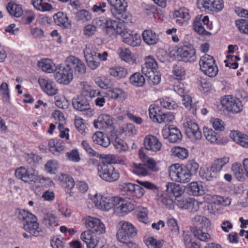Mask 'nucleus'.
Returning a JSON list of instances; mask_svg holds the SVG:
<instances>
[{"label": "nucleus", "mask_w": 248, "mask_h": 248, "mask_svg": "<svg viewBox=\"0 0 248 248\" xmlns=\"http://www.w3.org/2000/svg\"><path fill=\"white\" fill-rule=\"evenodd\" d=\"M88 198L98 210L108 212L112 209L113 214L118 217L125 216L136 207L132 202L119 196H111L105 193L90 194Z\"/></svg>", "instance_id": "1"}, {"label": "nucleus", "mask_w": 248, "mask_h": 248, "mask_svg": "<svg viewBox=\"0 0 248 248\" xmlns=\"http://www.w3.org/2000/svg\"><path fill=\"white\" fill-rule=\"evenodd\" d=\"M116 163L113 155H107L101 157L97 166V174L103 180L108 182L117 181L120 177L119 171L112 165Z\"/></svg>", "instance_id": "2"}, {"label": "nucleus", "mask_w": 248, "mask_h": 248, "mask_svg": "<svg viewBox=\"0 0 248 248\" xmlns=\"http://www.w3.org/2000/svg\"><path fill=\"white\" fill-rule=\"evenodd\" d=\"M17 217L20 220H24L23 229L33 236L40 235L41 229L35 216L31 213L23 209H18L16 211Z\"/></svg>", "instance_id": "3"}, {"label": "nucleus", "mask_w": 248, "mask_h": 248, "mask_svg": "<svg viewBox=\"0 0 248 248\" xmlns=\"http://www.w3.org/2000/svg\"><path fill=\"white\" fill-rule=\"evenodd\" d=\"M94 23L109 37L114 39L118 35H120L125 25L121 23L105 17H100L96 19Z\"/></svg>", "instance_id": "4"}, {"label": "nucleus", "mask_w": 248, "mask_h": 248, "mask_svg": "<svg viewBox=\"0 0 248 248\" xmlns=\"http://www.w3.org/2000/svg\"><path fill=\"white\" fill-rule=\"evenodd\" d=\"M230 161V157L223 156L214 160L209 168L206 170L201 169L200 174L201 177L207 181H212L217 178L223 168Z\"/></svg>", "instance_id": "5"}, {"label": "nucleus", "mask_w": 248, "mask_h": 248, "mask_svg": "<svg viewBox=\"0 0 248 248\" xmlns=\"http://www.w3.org/2000/svg\"><path fill=\"white\" fill-rule=\"evenodd\" d=\"M83 53L87 65L92 70H95L100 65V62L96 60L97 58L101 61H106L108 57L107 51L97 53L96 48L92 45H86Z\"/></svg>", "instance_id": "6"}, {"label": "nucleus", "mask_w": 248, "mask_h": 248, "mask_svg": "<svg viewBox=\"0 0 248 248\" xmlns=\"http://www.w3.org/2000/svg\"><path fill=\"white\" fill-rule=\"evenodd\" d=\"M116 238L121 243H126L137 234V230L131 223L122 220L118 224Z\"/></svg>", "instance_id": "7"}, {"label": "nucleus", "mask_w": 248, "mask_h": 248, "mask_svg": "<svg viewBox=\"0 0 248 248\" xmlns=\"http://www.w3.org/2000/svg\"><path fill=\"white\" fill-rule=\"evenodd\" d=\"M15 175L18 180L29 184L37 183V182L40 181L38 171L28 166L17 168L15 170Z\"/></svg>", "instance_id": "8"}, {"label": "nucleus", "mask_w": 248, "mask_h": 248, "mask_svg": "<svg viewBox=\"0 0 248 248\" xmlns=\"http://www.w3.org/2000/svg\"><path fill=\"white\" fill-rule=\"evenodd\" d=\"M200 69L205 76L210 78L217 76L218 68L214 58L210 55L204 54L199 60Z\"/></svg>", "instance_id": "9"}, {"label": "nucleus", "mask_w": 248, "mask_h": 248, "mask_svg": "<svg viewBox=\"0 0 248 248\" xmlns=\"http://www.w3.org/2000/svg\"><path fill=\"white\" fill-rule=\"evenodd\" d=\"M170 179L174 182L186 184L192 179L185 169L184 164L175 163L170 165L168 169Z\"/></svg>", "instance_id": "10"}, {"label": "nucleus", "mask_w": 248, "mask_h": 248, "mask_svg": "<svg viewBox=\"0 0 248 248\" xmlns=\"http://www.w3.org/2000/svg\"><path fill=\"white\" fill-rule=\"evenodd\" d=\"M170 55L178 60L192 62L196 61V51L191 45L176 46L170 51Z\"/></svg>", "instance_id": "11"}, {"label": "nucleus", "mask_w": 248, "mask_h": 248, "mask_svg": "<svg viewBox=\"0 0 248 248\" xmlns=\"http://www.w3.org/2000/svg\"><path fill=\"white\" fill-rule=\"evenodd\" d=\"M54 78L58 83L68 85L73 79V70L72 68L58 65L55 69Z\"/></svg>", "instance_id": "12"}, {"label": "nucleus", "mask_w": 248, "mask_h": 248, "mask_svg": "<svg viewBox=\"0 0 248 248\" xmlns=\"http://www.w3.org/2000/svg\"><path fill=\"white\" fill-rule=\"evenodd\" d=\"M119 188L123 194L130 196L134 200L140 199L145 194L144 189L139 185L130 183L120 185Z\"/></svg>", "instance_id": "13"}, {"label": "nucleus", "mask_w": 248, "mask_h": 248, "mask_svg": "<svg viewBox=\"0 0 248 248\" xmlns=\"http://www.w3.org/2000/svg\"><path fill=\"white\" fill-rule=\"evenodd\" d=\"M120 36L123 42L132 47L139 46L141 43L140 35L125 26Z\"/></svg>", "instance_id": "14"}, {"label": "nucleus", "mask_w": 248, "mask_h": 248, "mask_svg": "<svg viewBox=\"0 0 248 248\" xmlns=\"http://www.w3.org/2000/svg\"><path fill=\"white\" fill-rule=\"evenodd\" d=\"M197 6L202 11L219 12L224 7L222 0H198Z\"/></svg>", "instance_id": "15"}, {"label": "nucleus", "mask_w": 248, "mask_h": 248, "mask_svg": "<svg viewBox=\"0 0 248 248\" xmlns=\"http://www.w3.org/2000/svg\"><path fill=\"white\" fill-rule=\"evenodd\" d=\"M86 227L93 233L102 234L106 232V227L102 221L96 217H86L84 218Z\"/></svg>", "instance_id": "16"}, {"label": "nucleus", "mask_w": 248, "mask_h": 248, "mask_svg": "<svg viewBox=\"0 0 248 248\" xmlns=\"http://www.w3.org/2000/svg\"><path fill=\"white\" fill-rule=\"evenodd\" d=\"M221 103L227 111L233 113H239L243 109L241 102L238 98L232 95L224 96L221 99Z\"/></svg>", "instance_id": "17"}, {"label": "nucleus", "mask_w": 248, "mask_h": 248, "mask_svg": "<svg viewBox=\"0 0 248 248\" xmlns=\"http://www.w3.org/2000/svg\"><path fill=\"white\" fill-rule=\"evenodd\" d=\"M203 133L206 140L211 144L223 145L228 142L227 137L221 136L212 128L204 126Z\"/></svg>", "instance_id": "18"}, {"label": "nucleus", "mask_w": 248, "mask_h": 248, "mask_svg": "<svg viewBox=\"0 0 248 248\" xmlns=\"http://www.w3.org/2000/svg\"><path fill=\"white\" fill-rule=\"evenodd\" d=\"M163 138L172 143L180 141L182 139V134L177 127L165 125L162 129Z\"/></svg>", "instance_id": "19"}, {"label": "nucleus", "mask_w": 248, "mask_h": 248, "mask_svg": "<svg viewBox=\"0 0 248 248\" xmlns=\"http://www.w3.org/2000/svg\"><path fill=\"white\" fill-rule=\"evenodd\" d=\"M184 127L187 137L193 141L200 140L202 135L198 124L191 120L184 124Z\"/></svg>", "instance_id": "20"}, {"label": "nucleus", "mask_w": 248, "mask_h": 248, "mask_svg": "<svg viewBox=\"0 0 248 248\" xmlns=\"http://www.w3.org/2000/svg\"><path fill=\"white\" fill-rule=\"evenodd\" d=\"M38 83L42 91L48 96H53L57 94L58 89L52 80L44 78H39Z\"/></svg>", "instance_id": "21"}, {"label": "nucleus", "mask_w": 248, "mask_h": 248, "mask_svg": "<svg viewBox=\"0 0 248 248\" xmlns=\"http://www.w3.org/2000/svg\"><path fill=\"white\" fill-rule=\"evenodd\" d=\"M111 6V13L112 16L118 19H122L126 10V5L123 0H107Z\"/></svg>", "instance_id": "22"}, {"label": "nucleus", "mask_w": 248, "mask_h": 248, "mask_svg": "<svg viewBox=\"0 0 248 248\" xmlns=\"http://www.w3.org/2000/svg\"><path fill=\"white\" fill-rule=\"evenodd\" d=\"M105 95L109 99L123 102L128 97L127 93L120 87H116L109 88Z\"/></svg>", "instance_id": "23"}, {"label": "nucleus", "mask_w": 248, "mask_h": 248, "mask_svg": "<svg viewBox=\"0 0 248 248\" xmlns=\"http://www.w3.org/2000/svg\"><path fill=\"white\" fill-rule=\"evenodd\" d=\"M144 146L147 150L156 153L161 150L162 144L157 137L152 135H148L144 139Z\"/></svg>", "instance_id": "24"}, {"label": "nucleus", "mask_w": 248, "mask_h": 248, "mask_svg": "<svg viewBox=\"0 0 248 248\" xmlns=\"http://www.w3.org/2000/svg\"><path fill=\"white\" fill-rule=\"evenodd\" d=\"M93 125L96 129H106L110 128L113 125L112 118L108 114H101L93 121Z\"/></svg>", "instance_id": "25"}, {"label": "nucleus", "mask_w": 248, "mask_h": 248, "mask_svg": "<svg viewBox=\"0 0 248 248\" xmlns=\"http://www.w3.org/2000/svg\"><path fill=\"white\" fill-rule=\"evenodd\" d=\"M186 189L190 195L194 196L202 195L206 191L205 186L201 181H193L189 183L186 185Z\"/></svg>", "instance_id": "26"}, {"label": "nucleus", "mask_w": 248, "mask_h": 248, "mask_svg": "<svg viewBox=\"0 0 248 248\" xmlns=\"http://www.w3.org/2000/svg\"><path fill=\"white\" fill-rule=\"evenodd\" d=\"M144 63L143 64L141 71L144 75L149 74L150 73L156 71L158 70L157 62L154 57L151 55L144 58Z\"/></svg>", "instance_id": "27"}, {"label": "nucleus", "mask_w": 248, "mask_h": 248, "mask_svg": "<svg viewBox=\"0 0 248 248\" xmlns=\"http://www.w3.org/2000/svg\"><path fill=\"white\" fill-rule=\"evenodd\" d=\"M141 36L143 42L148 46L155 45L159 40V35L150 29L143 31Z\"/></svg>", "instance_id": "28"}, {"label": "nucleus", "mask_w": 248, "mask_h": 248, "mask_svg": "<svg viewBox=\"0 0 248 248\" xmlns=\"http://www.w3.org/2000/svg\"><path fill=\"white\" fill-rule=\"evenodd\" d=\"M80 238L86 244L87 248H96L99 243L98 237L92 235L88 231L82 232L80 235Z\"/></svg>", "instance_id": "29"}, {"label": "nucleus", "mask_w": 248, "mask_h": 248, "mask_svg": "<svg viewBox=\"0 0 248 248\" xmlns=\"http://www.w3.org/2000/svg\"><path fill=\"white\" fill-rule=\"evenodd\" d=\"M117 53L122 61L127 63H133L136 61L134 54L128 48L125 47H120L118 49Z\"/></svg>", "instance_id": "30"}, {"label": "nucleus", "mask_w": 248, "mask_h": 248, "mask_svg": "<svg viewBox=\"0 0 248 248\" xmlns=\"http://www.w3.org/2000/svg\"><path fill=\"white\" fill-rule=\"evenodd\" d=\"M169 194L170 193L166 189L160 195H158V201L162 206L169 209H173L174 207V202Z\"/></svg>", "instance_id": "31"}, {"label": "nucleus", "mask_w": 248, "mask_h": 248, "mask_svg": "<svg viewBox=\"0 0 248 248\" xmlns=\"http://www.w3.org/2000/svg\"><path fill=\"white\" fill-rule=\"evenodd\" d=\"M31 3L36 10L42 12H49L53 9L50 0H31Z\"/></svg>", "instance_id": "32"}, {"label": "nucleus", "mask_w": 248, "mask_h": 248, "mask_svg": "<svg viewBox=\"0 0 248 248\" xmlns=\"http://www.w3.org/2000/svg\"><path fill=\"white\" fill-rule=\"evenodd\" d=\"M230 138L241 146L248 148V136L238 131H232L230 134Z\"/></svg>", "instance_id": "33"}, {"label": "nucleus", "mask_w": 248, "mask_h": 248, "mask_svg": "<svg viewBox=\"0 0 248 248\" xmlns=\"http://www.w3.org/2000/svg\"><path fill=\"white\" fill-rule=\"evenodd\" d=\"M53 18L55 23L61 27L68 28L71 25V22L67 15L63 12H58L54 15Z\"/></svg>", "instance_id": "34"}, {"label": "nucleus", "mask_w": 248, "mask_h": 248, "mask_svg": "<svg viewBox=\"0 0 248 248\" xmlns=\"http://www.w3.org/2000/svg\"><path fill=\"white\" fill-rule=\"evenodd\" d=\"M195 237L201 241L207 242L210 241L212 238L208 232H204L203 229L197 227H193L190 229Z\"/></svg>", "instance_id": "35"}, {"label": "nucleus", "mask_w": 248, "mask_h": 248, "mask_svg": "<svg viewBox=\"0 0 248 248\" xmlns=\"http://www.w3.org/2000/svg\"><path fill=\"white\" fill-rule=\"evenodd\" d=\"M109 74L117 79L125 78L128 75L127 70L123 66H116L108 70Z\"/></svg>", "instance_id": "36"}, {"label": "nucleus", "mask_w": 248, "mask_h": 248, "mask_svg": "<svg viewBox=\"0 0 248 248\" xmlns=\"http://www.w3.org/2000/svg\"><path fill=\"white\" fill-rule=\"evenodd\" d=\"M38 67L44 72L47 73H51L57 66L50 59H43L38 62Z\"/></svg>", "instance_id": "37"}, {"label": "nucleus", "mask_w": 248, "mask_h": 248, "mask_svg": "<svg viewBox=\"0 0 248 248\" xmlns=\"http://www.w3.org/2000/svg\"><path fill=\"white\" fill-rule=\"evenodd\" d=\"M94 142L104 147H108L110 144L109 139L101 131L95 132L93 136Z\"/></svg>", "instance_id": "38"}, {"label": "nucleus", "mask_w": 248, "mask_h": 248, "mask_svg": "<svg viewBox=\"0 0 248 248\" xmlns=\"http://www.w3.org/2000/svg\"><path fill=\"white\" fill-rule=\"evenodd\" d=\"M193 224L199 228H208L211 226V221L206 217L201 215H196L192 219Z\"/></svg>", "instance_id": "39"}, {"label": "nucleus", "mask_w": 248, "mask_h": 248, "mask_svg": "<svg viewBox=\"0 0 248 248\" xmlns=\"http://www.w3.org/2000/svg\"><path fill=\"white\" fill-rule=\"evenodd\" d=\"M166 190L172 193L175 198H179L184 193V189L179 185L174 183H168L166 185Z\"/></svg>", "instance_id": "40"}, {"label": "nucleus", "mask_w": 248, "mask_h": 248, "mask_svg": "<svg viewBox=\"0 0 248 248\" xmlns=\"http://www.w3.org/2000/svg\"><path fill=\"white\" fill-rule=\"evenodd\" d=\"M72 104L74 108L82 111L90 104L85 97L78 96L73 99Z\"/></svg>", "instance_id": "41"}, {"label": "nucleus", "mask_w": 248, "mask_h": 248, "mask_svg": "<svg viewBox=\"0 0 248 248\" xmlns=\"http://www.w3.org/2000/svg\"><path fill=\"white\" fill-rule=\"evenodd\" d=\"M6 8L9 14L16 17L21 16L23 14V10L21 6L15 2H9Z\"/></svg>", "instance_id": "42"}, {"label": "nucleus", "mask_w": 248, "mask_h": 248, "mask_svg": "<svg viewBox=\"0 0 248 248\" xmlns=\"http://www.w3.org/2000/svg\"><path fill=\"white\" fill-rule=\"evenodd\" d=\"M130 83L136 87L143 86L145 82L144 76L140 73H135L132 74L129 79Z\"/></svg>", "instance_id": "43"}, {"label": "nucleus", "mask_w": 248, "mask_h": 248, "mask_svg": "<svg viewBox=\"0 0 248 248\" xmlns=\"http://www.w3.org/2000/svg\"><path fill=\"white\" fill-rule=\"evenodd\" d=\"M231 170L238 181H243L245 180L246 176L245 171L244 170L240 164L233 163L232 166Z\"/></svg>", "instance_id": "44"}, {"label": "nucleus", "mask_w": 248, "mask_h": 248, "mask_svg": "<svg viewBox=\"0 0 248 248\" xmlns=\"http://www.w3.org/2000/svg\"><path fill=\"white\" fill-rule=\"evenodd\" d=\"M172 155L180 159L184 160L187 158L189 155L188 150L185 148L175 146L171 149Z\"/></svg>", "instance_id": "45"}, {"label": "nucleus", "mask_w": 248, "mask_h": 248, "mask_svg": "<svg viewBox=\"0 0 248 248\" xmlns=\"http://www.w3.org/2000/svg\"><path fill=\"white\" fill-rule=\"evenodd\" d=\"M167 226L172 237H177L180 232L177 220L173 218H170L167 222Z\"/></svg>", "instance_id": "46"}, {"label": "nucleus", "mask_w": 248, "mask_h": 248, "mask_svg": "<svg viewBox=\"0 0 248 248\" xmlns=\"http://www.w3.org/2000/svg\"><path fill=\"white\" fill-rule=\"evenodd\" d=\"M148 110L150 119L153 122L157 123L159 116L162 114L160 107L155 104H152L150 105Z\"/></svg>", "instance_id": "47"}, {"label": "nucleus", "mask_w": 248, "mask_h": 248, "mask_svg": "<svg viewBox=\"0 0 248 248\" xmlns=\"http://www.w3.org/2000/svg\"><path fill=\"white\" fill-rule=\"evenodd\" d=\"M48 146L50 150L54 154L62 152L64 149V143L61 140L51 139L48 142Z\"/></svg>", "instance_id": "48"}, {"label": "nucleus", "mask_w": 248, "mask_h": 248, "mask_svg": "<svg viewBox=\"0 0 248 248\" xmlns=\"http://www.w3.org/2000/svg\"><path fill=\"white\" fill-rule=\"evenodd\" d=\"M57 210L60 214L65 217H70L72 213V210L67 204L60 201H57Z\"/></svg>", "instance_id": "49"}, {"label": "nucleus", "mask_w": 248, "mask_h": 248, "mask_svg": "<svg viewBox=\"0 0 248 248\" xmlns=\"http://www.w3.org/2000/svg\"><path fill=\"white\" fill-rule=\"evenodd\" d=\"M131 167L132 168V172L138 175L145 176L149 174L145 165L140 163H132Z\"/></svg>", "instance_id": "50"}, {"label": "nucleus", "mask_w": 248, "mask_h": 248, "mask_svg": "<svg viewBox=\"0 0 248 248\" xmlns=\"http://www.w3.org/2000/svg\"><path fill=\"white\" fill-rule=\"evenodd\" d=\"M55 104L57 107L62 109H67L69 103L67 99L63 94H58L54 97Z\"/></svg>", "instance_id": "51"}, {"label": "nucleus", "mask_w": 248, "mask_h": 248, "mask_svg": "<svg viewBox=\"0 0 248 248\" xmlns=\"http://www.w3.org/2000/svg\"><path fill=\"white\" fill-rule=\"evenodd\" d=\"M59 168V162L54 159L48 160L45 165V170L49 174H55Z\"/></svg>", "instance_id": "52"}, {"label": "nucleus", "mask_w": 248, "mask_h": 248, "mask_svg": "<svg viewBox=\"0 0 248 248\" xmlns=\"http://www.w3.org/2000/svg\"><path fill=\"white\" fill-rule=\"evenodd\" d=\"M184 166L191 178L197 174L199 168V164L194 160H189Z\"/></svg>", "instance_id": "53"}, {"label": "nucleus", "mask_w": 248, "mask_h": 248, "mask_svg": "<svg viewBox=\"0 0 248 248\" xmlns=\"http://www.w3.org/2000/svg\"><path fill=\"white\" fill-rule=\"evenodd\" d=\"M183 237L186 248H200V245L192 240L191 235L188 232H184Z\"/></svg>", "instance_id": "54"}, {"label": "nucleus", "mask_w": 248, "mask_h": 248, "mask_svg": "<svg viewBox=\"0 0 248 248\" xmlns=\"http://www.w3.org/2000/svg\"><path fill=\"white\" fill-rule=\"evenodd\" d=\"M193 29L196 32L200 34L203 35H211V33L205 30L202 23L200 22V17H195L193 22Z\"/></svg>", "instance_id": "55"}, {"label": "nucleus", "mask_w": 248, "mask_h": 248, "mask_svg": "<svg viewBox=\"0 0 248 248\" xmlns=\"http://www.w3.org/2000/svg\"><path fill=\"white\" fill-rule=\"evenodd\" d=\"M160 105L169 109H175L178 107V104L175 101L169 97L162 98L160 99Z\"/></svg>", "instance_id": "56"}, {"label": "nucleus", "mask_w": 248, "mask_h": 248, "mask_svg": "<svg viewBox=\"0 0 248 248\" xmlns=\"http://www.w3.org/2000/svg\"><path fill=\"white\" fill-rule=\"evenodd\" d=\"M235 24L241 33L248 35V20L239 19L235 21Z\"/></svg>", "instance_id": "57"}, {"label": "nucleus", "mask_w": 248, "mask_h": 248, "mask_svg": "<svg viewBox=\"0 0 248 248\" xmlns=\"http://www.w3.org/2000/svg\"><path fill=\"white\" fill-rule=\"evenodd\" d=\"M112 144L118 152H125L128 150L127 144L123 140L119 138H116L115 140L112 141Z\"/></svg>", "instance_id": "58"}, {"label": "nucleus", "mask_w": 248, "mask_h": 248, "mask_svg": "<svg viewBox=\"0 0 248 248\" xmlns=\"http://www.w3.org/2000/svg\"><path fill=\"white\" fill-rule=\"evenodd\" d=\"M76 19L78 21L84 22L90 20L92 19V15L88 11L82 10L77 13Z\"/></svg>", "instance_id": "59"}, {"label": "nucleus", "mask_w": 248, "mask_h": 248, "mask_svg": "<svg viewBox=\"0 0 248 248\" xmlns=\"http://www.w3.org/2000/svg\"><path fill=\"white\" fill-rule=\"evenodd\" d=\"M182 102L184 106L188 110L191 111L193 114L196 112V108L192 104V97L188 95H183Z\"/></svg>", "instance_id": "60"}, {"label": "nucleus", "mask_w": 248, "mask_h": 248, "mask_svg": "<svg viewBox=\"0 0 248 248\" xmlns=\"http://www.w3.org/2000/svg\"><path fill=\"white\" fill-rule=\"evenodd\" d=\"M145 241L148 248H161L163 245L162 240H158L153 237L147 238Z\"/></svg>", "instance_id": "61"}, {"label": "nucleus", "mask_w": 248, "mask_h": 248, "mask_svg": "<svg viewBox=\"0 0 248 248\" xmlns=\"http://www.w3.org/2000/svg\"><path fill=\"white\" fill-rule=\"evenodd\" d=\"M231 200L227 197H221L218 195H215L213 197V203L227 206L231 204Z\"/></svg>", "instance_id": "62"}, {"label": "nucleus", "mask_w": 248, "mask_h": 248, "mask_svg": "<svg viewBox=\"0 0 248 248\" xmlns=\"http://www.w3.org/2000/svg\"><path fill=\"white\" fill-rule=\"evenodd\" d=\"M174 16L176 17L181 18L185 21L189 20L190 18L189 10L184 7L175 11L174 13Z\"/></svg>", "instance_id": "63"}, {"label": "nucleus", "mask_w": 248, "mask_h": 248, "mask_svg": "<svg viewBox=\"0 0 248 248\" xmlns=\"http://www.w3.org/2000/svg\"><path fill=\"white\" fill-rule=\"evenodd\" d=\"M173 76L178 80H182L184 79L186 75V71L185 69L180 65H175L173 67L172 70Z\"/></svg>", "instance_id": "64"}]
</instances>
